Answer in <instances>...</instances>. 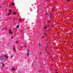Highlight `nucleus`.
Returning a JSON list of instances; mask_svg holds the SVG:
<instances>
[{
  "mask_svg": "<svg viewBox=\"0 0 73 73\" xmlns=\"http://www.w3.org/2000/svg\"><path fill=\"white\" fill-rule=\"evenodd\" d=\"M69 0H67L68 2H69Z\"/></svg>",
  "mask_w": 73,
  "mask_h": 73,
  "instance_id": "nucleus-21",
  "label": "nucleus"
},
{
  "mask_svg": "<svg viewBox=\"0 0 73 73\" xmlns=\"http://www.w3.org/2000/svg\"><path fill=\"white\" fill-rule=\"evenodd\" d=\"M1 8V7H0V8Z\"/></svg>",
  "mask_w": 73,
  "mask_h": 73,
  "instance_id": "nucleus-27",
  "label": "nucleus"
},
{
  "mask_svg": "<svg viewBox=\"0 0 73 73\" xmlns=\"http://www.w3.org/2000/svg\"><path fill=\"white\" fill-rule=\"evenodd\" d=\"M9 13H12V11H11V10L9 9Z\"/></svg>",
  "mask_w": 73,
  "mask_h": 73,
  "instance_id": "nucleus-6",
  "label": "nucleus"
},
{
  "mask_svg": "<svg viewBox=\"0 0 73 73\" xmlns=\"http://www.w3.org/2000/svg\"><path fill=\"white\" fill-rule=\"evenodd\" d=\"M42 38H44V36H42Z\"/></svg>",
  "mask_w": 73,
  "mask_h": 73,
  "instance_id": "nucleus-25",
  "label": "nucleus"
},
{
  "mask_svg": "<svg viewBox=\"0 0 73 73\" xmlns=\"http://www.w3.org/2000/svg\"><path fill=\"white\" fill-rule=\"evenodd\" d=\"M12 57H13V56H12V55L11 56V58H12Z\"/></svg>",
  "mask_w": 73,
  "mask_h": 73,
  "instance_id": "nucleus-15",
  "label": "nucleus"
},
{
  "mask_svg": "<svg viewBox=\"0 0 73 73\" xmlns=\"http://www.w3.org/2000/svg\"><path fill=\"white\" fill-rule=\"evenodd\" d=\"M24 46H25V48H26V46L25 45Z\"/></svg>",
  "mask_w": 73,
  "mask_h": 73,
  "instance_id": "nucleus-22",
  "label": "nucleus"
},
{
  "mask_svg": "<svg viewBox=\"0 0 73 73\" xmlns=\"http://www.w3.org/2000/svg\"><path fill=\"white\" fill-rule=\"evenodd\" d=\"M56 73H58V72H56Z\"/></svg>",
  "mask_w": 73,
  "mask_h": 73,
  "instance_id": "nucleus-24",
  "label": "nucleus"
},
{
  "mask_svg": "<svg viewBox=\"0 0 73 73\" xmlns=\"http://www.w3.org/2000/svg\"><path fill=\"white\" fill-rule=\"evenodd\" d=\"M11 15V13H8L7 14V15H8V16H9V15Z\"/></svg>",
  "mask_w": 73,
  "mask_h": 73,
  "instance_id": "nucleus-7",
  "label": "nucleus"
},
{
  "mask_svg": "<svg viewBox=\"0 0 73 73\" xmlns=\"http://www.w3.org/2000/svg\"><path fill=\"white\" fill-rule=\"evenodd\" d=\"M9 33L10 35H12L13 34V33H12L11 29L9 30Z\"/></svg>",
  "mask_w": 73,
  "mask_h": 73,
  "instance_id": "nucleus-2",
  "label": "nucleus"
},
{
  "mask_svg": "<svg viewBox=\"0 0 73 73\" xmlns=\"http://www.w3.org/2000/svg\"><path fill=\"white\" fill-rule=\"evenodd\" d=\"M48 15V13H46V16H47V15Z\"/></svg>",
  "mask_w": 73,
  "mask_h": 73,
  "instance_id": "nucleus-16",
  "label": "nucleus"
},
{
  "mask_svg": "<svg viewBox=\"0 0 73 73\" xmlns=\"http://www.w3.org/2000/svg\"><path fill=\"white\" fill-rule=\"evenodd\" d=\"M13 15H16V12H15L13 13Z\"/></svg>",
  "mask_w": 73,
  "mask_h": 73,
  "instance_id": "nucleus-4",
  "label": "nucleus"
},
{
  "mask_svg": "<svg viewBox=\"0 0 73 73\" xmlns=\"http://www.w3.org/2000/svg\"><path fill=\"white\" fill-rule=\"evenodd\" d=\"M5 57H6V58H9L8 56H7L6 54L5 55Z\"/></svg>",
  "mask_w": 73,
  "mask_h": 73,
  "instance_id": "nucleus-8",
  "label": "nucleus"
},
{
  "mask_svg": "<svg viewBox=\"0 0 73 73\" xmlns=\"http://www.w3.org/2000/svg\"><path fill=\"white\" fill-rule=\"evenodd\" d=\"M44 28H45V29H46V28H47L45 26V27H44Z\"/></svg>",
  "mask_w": 73,
  "mask_h": 73,
  "instance_id": "nucleus-18",
  "label": "nucleus"
},
{
  "mask_svg": "<svg viewBox=\"0 0 73 73\" xmlns=\"http://www.w3.org/2000/svg\"><path fill=\"white\" fill-rule=\"evenodd\" d=\"M29 53H27V56L29 57Z\"/></svg>",
  "mask_w": 73,
  "mask_h": 73,
  "instance_id": "nucleus-13",
  "label": "nucleus"
},
{
  "mask_svg": "<svg viewBox=\"0 0 73 73\" xmlns=\"http://www.w3.org/2000/svg\"><path fill=\"white\" fill-rule=\"evenodd\" d=\"M19 22H21V19H19Z\"/></svg>",
  "mask_w": 73,
  "mask_h": 73,
  "instance_id": "nucleus-10",
  "label": "nucleus"
},
{
  "mask_svg": "<svg viewBox=\"0 0 73 73\" xmlns=\"http://www.w3.org/2000/svg\"><path fill=\"white\" fill-rule=\"evenodd\" d=\"M13 49L14 52H16V49L15 47L13 48Z\"/></svg>",
  "mask_w": 73,
  "mask_h": 73,
  "instance_id": "nucleus-9",
  "label": "nucleus"
},
{
  "mask_svg": "<svg viewBox=\"0 0 73 73\" xmlns=\"http://www.w3.org/2000/svg\"><path fill=\"white\" fill-rule=\"evenodd\" d=\"M52 14H50V19H51L52 18Z\"/></svg>",
  "mask_w": 73,
  "mask_h": 73,
  "instance_id": "nucleus-5",
  "label": "nucleus"
},
{
  "mask_svg": "<svg viewBox=\"0 0 73 73\" xmlns=\"http://www.w3.org/2000/svg\"><path fill=\"white\" fill-rule=\"evenodd\" d=\"M17 28H19V25L17 26Z\"/></svg>",
  "mask_w": 73,
  "mask_h": 73,
  "instance_id": "nucleus-14",
  "label": "nucleus"
},
{
  "mask_svg": "<svg viewBox=\"0 0 73 73\" xmlns=\"http://www.w3.org/2000/svg\"><path fill=\"white\" fill-rule=\"evenodd\" d=\"M5 58L4 57L3 55H1L0 56V60L1 61H4Z\"/></svg>",
  "mask_w": 73,
  "mask_h": 73,
  "instance_id": "nucleus-1",
  "label": "nucleus"
},
{
  "mask_svg": "<svg viewBox=\"0 0 73 73\" xmlns=\"http://www.w3.org/2000/svg\"><path fill=\"white\" fill-rule=\"evenodd\" d=\"M2 68H4V67L5 64H4V63H2Z\"/></svg>",
  "mask_w": 73,
  "mask_h": 73,
  "instance_id": "nucleus-3",
  "label": "nucleus"
},
{
  "mask_svg": "<svg viewBox=\"0 0 73 73\" xmlns=\"http://www.w3.org/2000/svg\"><path fill=\"white\" fill-rule=\"evenodd\" d=\"M55 71H56V72L58 71V70H57V69L56 70H55Z\"/></svg>",
  "mask_w": 73,
  "mask_h": 73,
  "instance_id": "nucleus-20",
  "label": "nucleus"
},
{
  "mask_svg": "<svg viewBox=\"0 0 73 73\" xmlns=\"http://www.w3.org/2000/svg\"><path fill=\"white\" fill-rule=\"evenodd\" d=\"M41 67H42V66H41Z\"/></svg>",
  "mask_w": 73,
  "mask_h": 73,
  "instance_id": "nucleus-26",
  "label": "nucleus"
},
{
  "mask_svg": "<svg viewBox=\"0 0 73 73\" xmlns=\"http://www.w3.org/2000/svg\"><path fill=\"white\" fill-rule=\"evenodd\" d=\"M15 70V68H13L12 69V70L13 71Z\"/></svg>",
  "mask_w": 73,
  "mask_h": 73,
  "instance_id": "nucleus-12",
  "label": "nucleus"
},
{
  "mask_svg": "<svg viewBox=\"0 0 73 73\" xmlns=\"http://www.w3.org/2000/svg\"><path fill=\"white\" fill-rule=\"evenodd\" d=\"M47 1H49V0H47Z\"/></svg>",
  "mask_w": 73,
  "mask_h": 73,
  "instance_id": "nucleus-23",
  "label": "nucleus"
},
{
  "mask_svg": "<svg viewBox=\"0 0 73 73\" xmlns=\"http://www.w3.org/2000/svg\"><path fill=\"white\" fill-rule=\"evenodd\" d=\"M19 42V41H17L16 42V44H17Z\"/></svg>",
  "mask_w": 73,
  "mask_h": 73,
  "instance_id": "nucleus-17",
  "label": "nucleus"
},
{
  "mask_svg": "<svg viewBox=\"0 0 73 73\" xmlns=\"http://www.w3.org/2000/svg\"><path fill=\"white\" fill-rule=\"evenodd\" d=\"M13 36H12L11 37V39H13Z\"/></svg>",
  "mask_w": 73,
  "mask_h": 73,
  "instance_id": "nucleus-19",
  "label": "nucleus"
},
{
  "mask_svg": "<svg viewBox=\"0 0 73 73\" xmlns=\"http://www.w3.org/2000/svg\"><path fill=\"white\" fill-rule=\"evenodd\" d=\"M11 5H13H13H15V4L13 3H12Z\"/></svg>",
  "mask_w": 73,
  "mask_h": 73,
  "instance_id": "nucleus-11",
  "label": "nucleus"
}]
</instances>
